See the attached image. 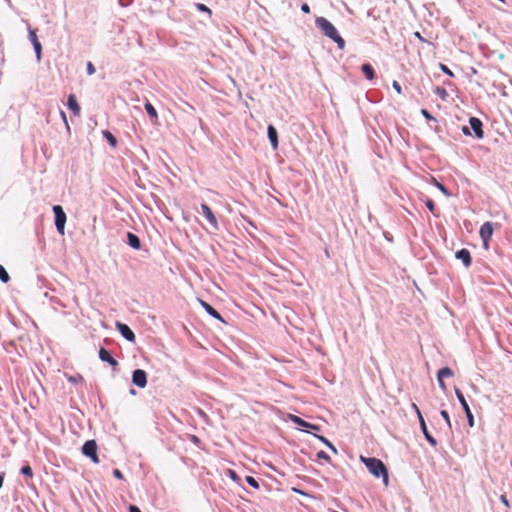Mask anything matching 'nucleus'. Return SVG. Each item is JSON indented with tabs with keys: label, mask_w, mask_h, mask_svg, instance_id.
<instances>
[{
	"label": "nucleus",
	"mask_w": 512,
	"mask_h": 512,
	"mask_svg": "<svg viewBox=\"0 0 512 512\" xmlns=\"http://www.w3.org/2000/svg\"><path fill=\"white\" fill-rule=\"evenodd\" d=\"M0 280L4 283H7L10 280V276L6 269L0 265Z\"/></svg>",
	"instance_id": "b1692460"
},
{
	"label": "nucleus",
	"mask_w": 512,
	"mask_h": 512,
	"mask_svg": "<svg viewBox=\"0 0 512 512\" xmlns=\"http://www.w3.org/2000/svg\"><path fill=\"white\" fill-rule=\"evenodd\" d=\"M87 73L88 75H92L95 73V67L92 62L87 63Z\"/></svg>",
	"instance_id": "c9c22d12"
},
{
	"label": "nucleus",
	"mask_w": 512,
	"mask_h": 512,
	"mask_svg": "<svg viewBox=\"0 0 512 512\" xmlns=\"http://www.w3.org/2000/svg\"><path fill=\"white\" fill-rule=\"evenodd\" d=\"M414 36H415L416 38H418L421 42H426V39L421 35V33H420V32H418V31H417V32H415V33H414Z\"/></svg>",
	"instance_id": "79ce46f5"
},
{
	"label": "nucleus",
	"mask_w": 512,
	"mask_h": 512,
	"mask_svg": "<svg viewBox=\"0 0 512 512\" xmlns=\"http://www.w3.org/2000/svg\"><path fill=\"white\" fill-rule=\"evenodd\" d=\"M319 440H321L326 446H328L334 453H337V449L334 447V445L325 437L323 436H317Z\"/></svg>",
	"instance_id": "bb28decb"
},
{
	"label": "nucleus",
	"mask_w": 512,
	"mask_h": 512,
	"mask_svg": "<svg viewBox=\"0 0 512 512\" xmlns=\"http://www.w3.org/2000/svg\"><path fill=\"white\" fill-rule=\"evenodd\" d=\"M200 414H201L202 416H205V413H204L203 411H201V410H200Z\"/></svg>",
	"instance_id": "3c124183"
},
{
	"label": "nucleus",
	"mask_w": 512,
	"mask_h": 512,
	"mask_svg": "<svg viewBox=\"0 0 512 512\" xmlns=\"http://www.w3.org/2000/svg\"><path fill=\"white\" fill-rule=\"evenodd\" d=\"M34 50L36 52L37 59L40 60V57H41V44L36 39L35 35H34Z\"/></svg>",
	"instance_id": "393cba45"
},
{
	"label": "nucleus",
	"mask_w": 512,
	"mask_h": 512,
	"mask_svg": "<svg viewBox=\"0 0 512 512\" xmlns=\"http://www.w3.org/2000/svg\"><path fill=\"white\" fill-rule=\"evenodd\" d=\"M201 210L210 225L217 230L219 228V224L211 208L207 204L203 203L201 204Z\"/></svg>",
	"instance_id": "6e6552de"
},
{
	"label": "nucleus",
	"mask_w": 512,
	"mask_h": 512,
	"mask_svg": "<svg viewBox=\"0 0 512 512\" xmlns=\"http://www.w3.org/2000/svg\"><path fill=\"white\" fill-rule=\"evenodd\" d=\"M316 456H317L318 459H323L326 462L331 463V457L325 451H323V450L319 451L316 454Z\"/></svg>",
	"instance_id": "c85d7f7f"
},
{
	"label": "nucleus",
	"mask_w": 512,
	"mask_h": 512,
	"mask_svg": "<svg viewBox=\"0 0 512 512\" xmlns=\"http://www.w3.org/2000/svg\"><path fill=\"white\" fill-rule=\"evenodd\" d=\"M412 409L415 411V413L417 414V417L418 419H421V418H424L419 407L415 404V403H412L411 405Z\"/></svg>",
	"instance_id": "72a5a7b5"
},
{
	"label": "nucleus",
	"mask_w": 512,
	"mask_h": 512,
	"mask_svg": "<svg viewBox=\"0 0 512 512\" xmlns=\"http://www.w3.org/2000/svg\"><path fill=\"white\" fill-rule=\"evenodd\" d=\"M82 452L85 456L91 458L94 463H99L97 444L94 440L86 441L82 447Z\"/></svg>",
	"instance_id": "20e7f679"
},
{
	"label": "nucleus",
	"mask_w": 512,
	"mask_h": 512,
	"mask_svg": "<svg viewBox=\"0 0 512 512\" xmlns=\"http://www.w3.org/2000/svg\"><path fill=\"white\" fill-rule=\"evenodd\" d=\"M113 475L117 478V479H120L122 480L124 477H123V474L122 472L119 470V469H114L113 470Z\"/></svg>",
	"instance_id": "4c0bfd02"
},
{
	"label": "nucleus",
	"mask_w": 512,
	"mask_h": 512,
	"mask_svg": "<svg viewBox=\"0 0 512 512\" xmlns=\"http://www.w3.org/2000/svg\"><path fill=\"white\" fill-rule=\"evenodd\" d=\"M127 237H128V243L131 247H133L134 249H140L141 247V242H140V239L137 235L129 232L127 234Z\"/></svg>",
	"instance_id": "6ab92c4d"
},
{
	"label": "nucleus",
	"mask_w": 512,
	"mask_h": 512,
	"mask_svg": "<svg viewBox=\"0 0 512 512\" xmlns=\"http://www.w3.org/2000/svg\"><path fill=\"white\" fill-rule=\"evenodd\" d=\"M360 460L365 464L369 472L377 478H382L385 486H388L389 477L388 470L385 464L377 458L374 457H364L360 456Z\"/></svg>",
	"instance_id": "f257e3e1"
},
{
	"label": "nucleus",
	"mask_w": 512,
	"mask_h": 512,
	"mask_svg": "<svg viewBox=\"0 0 512 512\" xmlns=\"http://www.w3.org/2000/svg\"><path fill=\"white\" fill-rule=\"evenodd\" d=\"M361 70L364 74V76L368 79V80H373L374 77H375V72H374V69L373 67L368 64V63H365L361 66Z\"/></svg>",
	"instance_id": "a211bd4d"
},
{
	"label": "nucleus",
	"mask_w": 512,
	"mask_h": 512,
	"mask_svg": "<svg viewBox=\"0 0 512 512\" xmlns=\"http://www.w3.org/2000/svg\"><path fill=\"white\" fill-rule=\"evenodd\" d=\"M53 212L55 214V225L57 231L64 235L65 231V223H66V214L63 210V208L60 205H55L53 207Z\"/></svg>",
	"instance_id": "7ed1b4c3"
},
{
	"label": "nucleus",
	"mask_w": 512,
	"mask_h": 512,
	"mask_svg": "<svg viewBox=\"0 0 512 512\" xmlns=\"http://www.w3.org/2000/svg\"><path fill=\"white\" fill-rule=\"evenodd\" d=\"M292 421L300 426H303V427H310V428H313L315 430H318V426L316 425H313V424H310L306 421H304L303 419H301L300 417L298 416H292Z\"/></svg>",
	"instance_id": "412c9836"
},
{
	"label": "nucleus",
	"mask_w": 512,
	"mask_h": 512,
	"mask_svg": "<svg viewBox=\"0 0 512 512\" xmlns=\"http://www.w3.org/2000/svg\"><path fill=\"white\" fill-rule=\"evenodd\" d=\"M453 371L449 367H444L438 371L437 378L440 388L443 391L447 390V386L444 382V378L452 377Z\"/></svg>",
	"instance_id": "9d476101"
},
{
	"label": "nucleus",
	"mask_w": 512,
	"mask_h": 512,
	"mask_svg": "<svg viewBox=\"0 0 512 512\" xmlns=\"http://www.w3.org/2000/svg\"><path fill=\"white\" fill-rule=\"evenodd\" d=\"M392 87L394 88V90H395L398 94H401V93H402V88H401L400 84H399L397 81H393V83H392Z\"/></svg>",
	"instance_id": "e433bc0d"
},
{
	"label": "nucleus",
	"mask_w": 512,
	"mask_h": 512,
	"mask_svg": "<svg viewBox=\"0 0 512 512\" xmlns=\"http://www.w3.org/2000/svg\"><path fill=\"white\" fill-rule=\"evenodd\" d=\"M28 34H29V37L32 39V29L30 27H28Z\"/></svg>",
	"instance_id": "de8ad7c7"
},
{
	"label": "nucleus",
	"mask_w": 512,
	"mask_h": 512,
	"mask_svg": "<svg viewBox=\"0 0 512 512\" xmlns=\"http://www.w3.org/2000/svg\"><path fill=\"white\" fill-rule=\"evenodd\" d=\"M469 123H470V126L473 129L476 137L479 139L483 138L484 131L482 128V122L476 117H471L469 120Z\"/></svg>",
	"instance_id": "9b49d317"
},
{
	"label": "nucleus",
	"mask_w": 512,
	"mask_h": 512,
	"mask_svg": "<svg viewBox=\"0 0 512 512\" xmlns=\"http://www.w3.org/2000/svg\"><path fill=\"white\" fill-rule=\"evenodd\" d=\"M292 490H293L295 493H298V494H301V495H307L305 492H303V491H302V490H300V489L292 488Z\"/></svg>",
	"instance_id": "c03bdc74"
},
{
	"label": "nucleus",
	"mask_w": 512,
	"mask_h": 512,
	"mask_svg": "<svg viewBox=\"0 0 512 512\" xmlns=\"http://www.w3.org/2000/svg\"><path fill=\"white\" fill-rule=\"evenodd\" d=\"M200 304L201 306L205 309V311L210 315L212 316L213 318L217 319V320H220L223 322V318L222 316L219 314V312L217 310H215L210 304H208L207 302L203 301V300H200Z\"/></svg>",
	"instance_id": "f3484780"
},
{
	"label": "nucleus",
	"mask_w": 512,
	"mask_h": 512,
	"mask_svg": "<svg viewBox=\"0 0 512 512\" xmlns=\"http://www.w3.org/2000/svg\"><path fill=\"white\" fill-rule=\"evenodd\" d=\"M21 473L24 474V475H27V476H31L32 475V469L31 467L27 464L25 466H23L21 468Z\"/></svg>",
	"instance_id": "2f4dec72"
},
{
	"label": "nucleus",
	"mask_w": 512,
	"mask_h": 512,
	"mask_svg": "<svg viewBox=\"0 0 512 512\" xmlns=\"http://www.w3.org/2000/svg\"><path fill=\"white\" fill-rule=\"evenodd\" d=\"M116 328L121 333V335L130 342H135V334L133 331L129 328L128 325L122 323V322H116Z\"/></svg>",
	"instance_id": "1a4fd4ad"
},
{
	"label": "nucleus",
	"mask_w": 512,
	"mask_h": 512,
	"mask_svg": "<svg viewBox=\"0 0 512 512\" xmlns=\"http://www.w3.org/2000/svg\"><path fill=\"white\" fill-rule=\"evenodd\" d=\"M463 133L466 134V135H470V131H469V128L464 126L463 129H462Z\"/></svg>",
	"instance_id": "a18cd8bd"
},
{
	"label": "nucleus",
	"mask_w": 512,
	"mask_h": 512,
	"mask_svg": "<svg viewBox=\"0 0 512 512\" xmlns=\"http://www.w3.org/2000/svg\"><path fill=\"white\" fill-rule=\"evenodd\" d=\"M145 110H146L147 114L149 115V117L154 122H156L158 119V113H157L156 109L154 108V106L150 102L145 103Z\"/></svg>",
	"instance_id": "aec40b11"
},
{
	"label": "nucleus",
	"mask_w": 512,
	"mask_h": 512,
	"mask_svg": "<svg viewBox=\"0 0 512 512\" xmlns=\"http://www.w3.org/2000/svg\"><path fill=\"white\" fill-rule=\"evenodd\" d=\"M61 115H62L63 119H66V115L64 112H61Z\"/></svg>",
	"instance_id": "8fccbe9b"
},
{
	"label": "nucleus",
	"mask_w": 512,
	"mask_h": 512,
	"mask_svg": "<svg viewBox=\"0 0 512 512\" xmlns=\"http://www.w3.org/2000/svg\"><path fill=\"white\" fill-rule=\"evenodd\" d=\"M425 204H426V207L430 210L431 213H433L434 215H436V206H435V203L432 199H427L425 201Z\"/></svg>",
	"instance_id": "a878e982"
},
{
	"label": "nucleus",
	"mask_w": 512,
	"mask_h": 512,
	"mask_svg": "<svg viewBox=\"0 0 512 512\" xmlns=\"http://www.w3.org/2000/svg\"><path fill=\"white\" fill-rule=\"evenodd\" d=\"M421 114L427 119V120H433L435 121V118L426 110L422 109Z\"/></svg>",
	"instance_id": "f704fd0d"
},
{
	"label": "nucleus",
	"mask_w": 512,
	"mask_h": 512,
	"mask_svg": "<svg viewBox=\"0 0 512 512\" xmlns=\"http://www.w3.org/2000/svg\"><path fill=\"white\" fill-rule=\"evenodd\" d=\"M129 512H141V510L135 505H130Z\"/></svg>",
	"instance_id": "37998d69"
},
{
	"label": "nucleus",
	"mask_w": 512,
	"mask_h": 512,
	"mask_svg": "<svg viewBox=\"0 0 512 512\" xmlns=\"http://www.w3.org/2000/svg\"><path fill=\"white\" fill-rule=\"evenodd\" d=\"M3 480H4L3 476H2V475H0V488H1V487H2V485H3Z\"/></svg>",
	"instance_id": "09e8293b"
},
{
	"label": "nucleus",
	"mask_w": 512,
	"mask_h": 512,
	"mask_svg": "<svg viewBox=\"0 0 512 512\" xmlns=\"http://www.w3.org/2000/svg\"><path fill=\"white\" fill-rule=\"evenodd\" d=\"M441 69L444 73L448 74L449 76H453V73L451 72V70L446 67L445 65H441Z\"/></svg>",
	"instance_id": "a19ab883"
},
{
	"label": "nucleus",
	"mask_w": 512,
	"mask_h": 512,
	"mask_svg": "<svg viewBox=\"0 0 512 512\" xmlns=\"http://www.w3.org/2000/svg\"><path fill=\"white\" fill-rule=\"evenodd\" d=\"M99 358L103 362L109 363L114 368L118 366V361L116 359H114L112 357V355L110 354V352L107 349L103 348V347L100 348V350H99Z\"/></svg>",
	"instance_id": "f8f14e48"
},
{
	"label": "nucleus",
	"mask_w": 512,
	"mask_h": 512,
	"mask_svg": "<svg viewBox=\"0 0 512 512\" xmlns=\"http://www.w3.org/2000/svg\"><path fill=\"white\" fill-rule=\"evenodd\" d=\"M493 225L491 222H485L481 227H480V231H479V234H480V237L483 241V245L485 248H488L489 247V242L492 238V235H493Z\"/></svg>",
	"instance_id": "423d86ee"
},
{
	"label": "nucleus",
	"mask_w": 512,
	"mask_h": 512,
	"mask_svg": "<svg viewBox=\"0 0 512 512\" xmlns=\"http://www.w3.org/2000/svg\"><path fill=\"white\" fill-rule=\"evenodd\" d=\"M196 8L201 11V12H206L208 13L209 16L212 15V11L210 8H208L205 4H202V3H196Z\"/></svg>",
	"instance_id": "cd10ccee"
},
{
	"label": "nucleus",
	"mask_w": 512,
	"mask_h": 512,
	"mask_svg": "<svg viewBox=\"0 0 512 512\" xmlns=\"http://www.w3.org/2000/svg\"><path fill=\"white\" fill-rule=\"evenodd\" d=\"M268 138L274 150L278 148V133L273 125H269L267 128Z\"/></svg>",
	"instance_id": "2eb2a0df"
},
{
	"label": "nucleus",
	"mask_w": 512,
	"mask_h": 512,
	"mask_svg": "<svg viewBox=\"0 0 512 512\" xmlns=\"http://www.w3.org/2000/svg\"><path fill=\"white\" fill-rule=\"evenodd\" d=\"M301 10H302L304 13H307V14H308V13H310V7H309V5H308L307 3L302 4V6H301Z\"/></svg>",
	"instance_id": "ea45409f"
},
{
	"label": "nucleus",
	"mask_w": 512,
	"mask_h": 512,
	"mask_svg": "<svg viewBox=\"0 0 512 512\" xmlns=\"http://www.w3.org/2000/svg\"><path fill=\"white\" fill-rule=\"evenodd\" d=\"M456 258L461 260L465 267H469L471 265L472 259L469 250L461 249L456 252Z\"/></svg>",
	"instance_id": "4468645a"
},
{
	"label": "nucleus",
	"mask_w": 512,
	"mask_h": 512,
	"mask_svg": "<svg viewBox=\"0 0 512 512\" xmlns=\"http://www.w3.org/2000/svg\"><path fill=\"white\" fill-rule=\"evenodd\" d=\"M67 106L73 112L74 115H80L81 108L74 94H70L68 96Z\"/></svg>",
	"instance_id": "ddd939ff"
},
{
	"label": "nucleus",
	"mask_w": 512,
	"mask_h": 512,
	"mask_svg": "<svg viewBox=\"0 0 512 512\" xmlns=\"http://www.w3.org/2000/svg\"><path fill=\"white\" fill-rule=\"evenodd\" d=\"M132 382L139 388H144L147 385V374L142 369H136L132 375Z\"/></svg>",
	"instance_id": "0eeeda50"
},
{
	"label": "nucleus",
	"mask_w": 512,
	"mask_h": 512,
	"mask_svg": "<svg viewBox=\"0 0 512 512\" xmlns=\"http://www.w3.org/2000/svg\"><path fill=\"white\" fill-rule=\"evenodd\" d=\"M103 135L112 147H116L117 139L111 132H109L108 130H105V131H103Z\"/></svg>",
	"instance_id": "4be33fe9"
},
{
	"label": "nucleus",
	"mask_w": 512,
	"mask_h": 512,
	"mask_svg": "<svg viewBox=\"0 0 512 512\" xmlns=\"http://www.w3.org/2000/svg\"><path fill=\"white\" fill-rule=\"evenodd\" d=\"M246 482H247L250 486H252L253 488H255V489H258V488H259V484H258L257 480H256L254 477H252V476H247V477H246Z\"/></svg>",
	"instance_id": "7c9ffc66"
},
{
	"label": "nucleus",
	"mask_w": 512,
	"mask_h": 512,
	"mask_svg": "<svg viewBox=\"0 0 512 512\" xmlns=\"http://www.w3.org/2000/svg\"><path fill=\"white\" fill-rule=\"evenodd\" d=\"M317 27L323 32V34L333 40L339 49H344L345 40L339 35L335 26L324 17H318L316 19Z\"/></svg>",
	"instance_id": "f03ea898"
},
{
	"label": "nucleus",
	"mask_w": 512,
	"mask_h": 512,
	"mask_svg": "<svg viewBox=\"0 0 512 512\" xmlns=\"http://www.w3.org/2000/svg\"><path fill=\"white\" fill-rule=\"evenodd\" d=\"M436 94H438L443 100L446 98L447 96V92L444 88H441V87H437L436 90H435Z\"/></svg>",
	"instance_id": "473e14b6"
},
{
	"label": "nucleus",
	"mask_w": 512,
	"mask_h": 512,
	"mask_svg": "<svg viewBox=\"0 0 512 512\" xmlns=\"http://www.w3.org/2000/svg\"><path fill=\"white\" fill-rule=\"evenodd\" d=\"M500 500L506 507H510L509 501L505 495H501Z\"/></svg>",
	"instance_id": "58836bf2"
},
{
	"label": "nucleus",
	"mask_w": 512,
	"mask_h": 512,
	"mask_svg": "<svg viewBox=\"0 0 512 512\" xmlns=\"http://www.w3.org/2000/svg\"><path fill=\"white\" fill-rule=\"evenodd\" d=\"M432 181L433 183L435 184V186L443 193L445 194L446 196H450V192L447 190V188L441 184L440 182H438L435 178H432Z\"/></svg>",
	"instance_id": "5701e85b"
},
{
	"label": "nucleus",
	"mask_w": 512,
	"mask_h": 512,
	"mask_svg": "<svg viewBox=\"0 0 512 512\" xmlns=\"http://www.w3.org/2000/svg\"><path fill=\"white\" fill-rule=\"evenodd\" d=\"M440 414H441L442 418L445 420V422H446V424H447L448 428H450V429H451V427H452V423H451L450 416H449L448 412H447L446 410H442V411L440 412Z\"/></svg>",
	"instance_id": "c756f323"
},
{
	"label": "nucleus",
	"mask_w": 512,
	"mask_h": 512,
	"mask_svg": "<svg viewBox=\"0 0 512 512\" xmlns=\"http://www.w3.org/2000/svg\"><path fill=\"white\" fill-rule=\"evenodd\" d=\"M455 394H456L457 399L459 400V402L466 414L468 425L470 427H473L474 426V417H473V414L470 410V407H469L463 393L459 389L455 388Z\"/></svg>",
	"instance_id": "39448f33"
},
{
	"label": "nucleus",
	"mask_w": 512,
	"mask_h": 512,
	"mask_svg": "<svg viewBox=\"0 0 512 512\" xmlns=\"http://www.w3.org/2000/svg\"><path fill=\"white\" fill-rule=\"evenodd\" d=\"M191 439H192V441H193L194 443H198V442H199V438H198L197 436H195V435H193V436L191 437Z\"/></svg>",
	"instance_id": "49530a36"
},
{
	"label": "nucleus",
	"mask_w": 512,
	"mask_h": 512,
	"mask_svg": "<svg viewBox=\"0 0 512 512\" xmlns=\"http://www.w3.org/2000/svg\"><path fill=\"white\" fill-rule=\"evenodd\" d=\"M419 423H420V427H421V430L426 438V440L432 445V446H436L437 445V441L434 437L431 436V434L429 433L428 431V428H427V425H426V422L424 420V418H421L419 419Z\"/></svg>",
	"instance_id": "dca6fc26"
}]
</instances>
